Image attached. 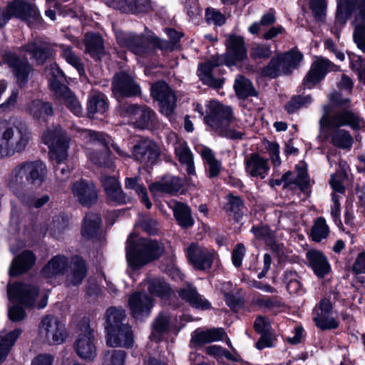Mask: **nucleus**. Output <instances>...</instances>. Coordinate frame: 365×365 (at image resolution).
Here are the masks:
<instances>
[{
  "label": "nucleus",
  "mask_w": 365,
  "mask_h": 365,
  "mask_svg": "<svg viewBox=\"0 0 365 365\" xmlns=\"http://www.w3.org/2000/svg\"><path fill=\"white\" fill-rule=\"evenodd\" d=\"M349 67L358 76L360 82L365 85V58L351 52H348Z\"/></svg>",
  "instance_id": "obj_52"
},
{
  "label": "nucleus",
  "mask_w": 365,
  "mask_h": 365,
  "mask_svg": "<svg viewBox=\"0 0 365 365\" xmlns=\"http://www.w3.org/2000/svg\"><path fill=\"white\" fill-rule=\"evenodd\" d=\"M21 165L26 174L27 184L31 189L39 187L46 178V165L41 160H34L24 162Z\"/></svg>",
  "instance_id": "obj_24"
},
{
  "label": "nucleus",
  "mask_w": 365,
  "mask_h": 365,
  "mask_svg": "<svg viewBox=\"0 0 365 365\" xmlns=\"http://www.w3.org/2000/svg\"><path fill=\"white\" fill-rule=\"evenodd\" d=\"M84 41L86 52L93 58L101 59L104 53L102 38L98 34H87Z\"/></svg>",
  "instance_id": "obj_42"
},
{
  "label": "nucleus",
  "mask_w": 365,
  "mask_h": 365,
  "mask_svg": "<svg viewBox=\"0 0 365 365\" xmlns=\"http://www.w3.org/2000/svg\"><path fill=\"white\" fill-rule=\"evenodd\" d=\"M365 2V0H343L338 4L336 14V25L342 26L351 15V12L356 11L359 14L358 6Z\"/></svg>",
  "instance_id": "obj_39"
},
{
  "label": "nucleus",
  "mask_w": 365,
  "mask_h": 365,
  "mask_svg": "<svg viewBox=\"0 0 365 365\" xmlns=\"http://www.w3.org/2000/svg\"><path fill=\"white\" fill-rule=\"evenodd\" d=\"M359 14L356 16V26L353 34L354 43L365 53V1L359 6Z\"/></svg>",
  "instance_id": "obj_36"
},
{
  "label": "nucleus",
  "mask_w": 365,
  "mask_h": 365,
  "mask_svg": "<svg viewBox=\"0 0 365 365\" xmlns=\"http://www.w3.org/2000/svg\"><path fill=\"white\" fill-rule=\"evenodd\" d=\"M155 119V114L151 109L142 107L135 118L134 125L140 129L148 128L153 124Z\"/></svg>",
  "instance_id": "obj_54"
},
{
  "label": "nucleus",
  "mask_w": 365,
  "mask_h": 365,
  "mask_svg": "<svg viewBox=\"0 0 365 365\" xmlns=\"http://www.w3.org/2000/svg\"><path fill=\"white\" fill-rule=\"evenodd\" d=\"M339 66L324 57H317L312 63L310 70L304 79V85L311 88L322 81L330 71H338Z\"/></svg>",
  "instance_id": "obj_17"
},
{
  "label": "nucleus",
  "mask_w": 365,
  "mask_h": 365,
  "mask_svg": "<svg viewBox=\"0 0 365 365\" xmlns=\"http://www.w3.org/2000/svg\"><path fill=\"white\" fill-rule=\"evenodd\" d=\"M307 259L314 274L322 278L330 271V265L324 255L318 250L307 252Z\"/></svg>",
  "instance_id": "obj_33"
},
{
  "label": "nucleus",
  "mask_w": 365,
  "mask_h": 365,
  "mask_svg": "<svg viewBox=\"0 0 365 365\" xmlns=\"http://www.w3.org/2000/svg\"><path fill=\"white\" fill-rule=\"evenodd\" d=\"M245 165L246 173L252 178L264 179L269 170L267 160L257 153H252L246 158Z\"/></svg>",
  "instance_id": "obj_26"
},
{
  "label": "nucleus",
  "mask_w": 365,
  "mask_h": 365,
  "mask_svg": "<svg viewBox=\"0 0 365 365\" xmlns=\"http://www.w3.org/2000/svg\"><path fill=\"white\" fill-rule=\"evenodd\" d=\"M38 336L50 345L61 344L66 341L68 333L64 324L56 317L46 315L38 324Z\"/></svg>",
  "instance_id": "obj_12"
},
{
  "label": "nucleus",
  "mask_w": 365,
  "mask_h": 365,
  "mask_svg": "<svg viewBox=\"0 0 365 365\" xmlns=\"http://www.w3.org/2000/svg\"><path fill=\"white\" fill-rule=\"evenodd\" d=\"M179 296L196 309H207L210 307L209 302L199 294L196 288L192 286L188 285L180 289Z\"/></svg>",
  "instance_id": "obj_37"
},
{
  "label": "nucleus",
  "mask_w": 365,
  "mask_h": 365,
  "mask_svg": "<svg viewBox=\"0 0 365 365\" xmlns=\"http://www.w3.org/2000/svg\"><path fill=\"white\" fill-rule=\"evenodd\" d=\"M6 185L10 191L19 199L21 203L29 208H40L46 204L50 197L43 195L38 197L31 190L27 184L26 174L21 163L14 167L6 178Z\"/></svg>",
  "instance_id": "obj_6"
},
{
  "label": "nucleus",
  "mask_w": 365,
  "mask_h": 365,
  "mask_svg": "<svg viewBox=\"0 0 365 365\" xmlns=\"http://www.w3.org/2000/svg\"><path fill=\"white\" fill-rule=\"evenodd\" d=\"M72 130L76 137L81 138L93 147L88 148V158L96 165L113 168V161L110 158L109 138L103 133L82 129L73 125Z\"/></svg>",
  "instance_id": "obj_8"
},
{
  "label": "nucleus",
  "mask_w": 365,
  "mask_h": 365,
  "mask_svg": "<svg viewBox=\"0 0 365 365\" xmlns=\"http://www.w3.org/2000/svg\"><path fill=\"white\" fill-rule=\"evenodd\" d=\"M200 155L208 166V175L210 178L217 176L221 170L222 166L212 150L207 148H203L200 150Z\"/></svg>",
  "instance_id": "obj_50"
},
{
  "label": "nucleus",
  "mask_w": 365,
  "mask_h": 365,
  "mask_svg": "<svg viewBox=\"0 0 365 365\" xmlns=\"http://www.w3.org/2000/svg\"><path fill=\"white\" fill-rule=\"evenodd\" d=\"M132 157L144 166L156 163L160 154L159 146L150 139L139 140L132 148Z\"/></svg>",
  "instance_id": "obj_14"
},
{
  "label": "nucleus",
  "mask_w": 365,
  "mask_h": 365,
  "mask_svg": "<svg viewBox=\"0 0 365 365\" xmlns=\"http://www.w3.org/2000/svg\"><path fill=\"white\" fill-rule=\"evenodd\" d=\"M108 109L107 98L104 94L93 91L88 99V115L89 118H98L104 115Z\"/></svg>",
  "instance_id": "obj_34"
},
{
  "label": "nucleus",
  "mask_w": 365,
  "mask_h": 365,
  "mask_svg": "<svg viewBox=\"0 0 365 365\" xmlns=\"http://www.w3.org/2000/svg\"><path fill=\"white\" fill-rule=\"evenodd\" d=\"M329 234V228L323 217L317 218L311 230V237L314 242H319Z\"/></svg>",
  "instance_id": "obj_55"
},
{
  "label": "nucleus",
  "mask_w": 365,
  "mask_h": 365,
  "mask_svg": "<svg viewBox=\"0 0 365 365\" xmlns=\"http://www.w3.org/2000/svg\"><path fill=\"white\" fill-rule=\"evenodd\" d=\"M24 49L39 64L43 63L49 55L48 47L40 42H30L24 47Z\"/></svg>",
  "instance_id": "obj_46"
},
{
  "label": "nucleus",
  "mask_w": 365,
  "mask_h": 365,
  "mask_svg": "<svg viewBox=\"0 0 365 365\" xmlns=\"http://www.w3.org/2000/svg\"><path fill=\"white\" fill-rule=\"evenodd\" d=\"M69 259L63 255L52 257L42 269L41 273L45 278L51 279L58 275L65 274L69 267Z\"/></svg>",
  "instance_id": "obj_30"
},
{
  "label": "nucleus",
  "mask_w": 365,
  "mask_h": 365,
  "mask_svg": "<svg viewBox=\"0 0 365 365\" xmlns=\"http://www.w3.org/2000/svg\"><path fill=\"white\" fill-rule=\"evenodd\" d=\"M271 54L270 47L267 45L255 44L250 50V56L253 58H267Z\"/></svg>",
  "instance_id": "obj_64"
},
{
  "label": "nucleus",
  "mask_w": 365,
  "mask_h": 365,
  "mask_svg": "<svg viewBox=\"0 0 365 365\" xmlns=\"http://www.w3.org/2000/svg\"><path fill=\"white\" fill-rule=\"evenodd\" d=\"M112 90L117 98L131 97L140 93V88L133 78L123 72L117 73L114 76Z\"/></svg>",
  "instance_id": "obj_23"
},
{
  "label": "nucleus",
  "mask_w": 365,
  "mask_h": 365,
  "mask_svg": "<svg viewBox=\"0 0 365 365\" xmlns=\"http://www.w3.org/2000/svg\"><path fill=\"white\" fill-rule=\"evenodd\" d=\"M169 138L175 140L173 148L180 163L186 165V170L189 175H194L193 157L187 143L184 140L178 138L175 133L171 134Z\"/></svg>",
  "instance_id": "obj_28"
},
{
  "label": "nucleus",
  "mask_w": 365,
  "mask_h": 365,
  "mask_svg": "<svg viewBox=\"0 0 365 365\" xmlns=\"http://www.w3.org/2000/svg\"><path fill=\"white\" fill-rule=\"evenodd\" d=\"M71 190L73 197L83 206H91L97 201V191L91 182L78 180L73 184Z\"/></svg>",
  "instance_id": "obj_25"
},
{
  "label": "nucleus",
  "mask_w": 365,
  "mask_h": 365,
  "mask_svg": "<svg viewBox=\"0 0 365 365\" xmlns=\"http://www.w3.org/2000/svg\"><path fill=\"white\" fill-rule=\"evenodd\" d=\"M67 227L66 222L63 217H56L49 225L50 234L54 237L58 238Z\"/></svg>",
  "instance_id": "obj_63"
},
{
  "label": "nucleus",
  "mask_w": 365,
  "mask_h": 365,
  "mask_svg": "<svg viewBox=\"0 0 365 365\" xmlns=\"http://www.w3.org/2000/svg\"><path fill=\"white\" fill-rule=\"evenodd\" d=\"M163 252L164 247L158 241L138 239L133 234H130L127 240V261L133 268H139L159 258Z\"/></svg>",
  "instance_id": "obj_4"
},
{
  "label": "nucleus",
  "mask_w": 365,
  "mask_h": 365,
  "mask_svg": "<svg viewBox=\"0 0 365 365\" xmlns=\"http://www.w3.org/2000/svg\"><path fill=\"white\" fill-rule=\"evenodd\" d=\"M7 13L11 17L21 19L24 21L34 20L38 13L32 5L21 1H14L7 6Z\"/></svg>",
  "instance_id": "obj_32"
},
{
  "label": "nucleus",
  "mask_w": 365,
  "mask_h": 365,
  "mask_svg": "<svg viewBox=\"0 0 365 365\" xmlns=\"http://www.w3.org/2000/svg\"><path fill=\"white\" fill-rule=\"evenodd\" d=\"M7 294L10 301L19 302L26 307L43 309L48 303L45 294L40 295L36 286L26 283L9 284Z\"/></svg>",
  "instance_id": "obj_9"
},
{
  "label": "nucleus",
  "mask_w": 365,
  "mask_h": 365,
  "mask_svg": "<svg viewBox=\"0 0 365 365\" xmlns=\"http://www.w3.org/2000/svg\"><path fill=\"white\" fill-rule=\"evenodd\" d=\"M101 218L98 214L88 213L83 221L82 235L85 238L91 239L98 236L101 232Z\"/></svg>",
  "instance_id": "obj_40"
},
{
  "label": "nucleus",
  "mask_w": 365,
  "mask_h": 365,
  "mask_svg": "<svg viewBox=\"0 0 365 365\" xmlns=\"http://www.w3.org/2000/svg\"><path fill=\"white\" fill-rule=\"evenodd\" d=\"M189 262L199 270H207L212 267L216 252L211 249L191 243L185 250Z\"/></svg>",
  "instance_id": "obj_16"
},
{
  "label": "nucleus",
  "mask_w": 365,
  "mask_h": 365,
  "mask_svg": "<svg viewBox=\"0 0 365 365\" xmlns=\"http://www.w3.org/2000/svg\"><path fill=\"white\" fill-rule=\"evenodd\" d=\"M68 268L70 269L66 272V283L71 285L81 284L87 274V267L85 261L80 257H73Z\"/></svg>",
  "instance_id": "obj_29"
},
{
  "label": "nucleus",
  "mask_w": 365,
  "mask_h": 365,
  "mask_svg": "<svg viewBox=\"0 0 365 365\" xmlns=\"http://www.w3.org/2000/svg\"><path fill=\"white\" fill-rule=\"evenodd\" d=\"M147 284L150 293L155 296L164 297L170 294V288L168 284L160 279H148Z\"/></svg>",
  "instance_id": "obj_56"
},
{
  "label": "nucleus",
  "mask_w": 365,
  "mask_h": 365,
  "mask_svg": "<svg viewBox=\"0 0 365 365\" xmlns=\"http://www.w3.org/2000/svg\"><path fill=\"white\" fill-rule=\"evenodd\" d=\"M32 138L27 124L16 118L0 120V158L23 153Z\"/></svg>",
  "instance_id": "obj_3"
},
{
  "label": "nucleus",
  "mask_w": 365,
  "mask_h": 365,
  "mask_svg": "<svg viewBox=\"0 0 365 365\" xmlns=\"http://www.w3.org/2000/svg\"><path fill=\"white\" fill-rule=\"evenodd\" d=\"M225 334V333L222 328L196 329L192 334L190 339V346H202L205 344L222 340Z\"/></svg>",
  "instance_id": "obj_27"
},
{
  "label": "nucleus",
  "mask_w": 365,
  "mask_h": 365,
  "mask_svg": "<svg viewBox=\"0 0 365 365\" xmlns=\"http://www.w3.org/2000/svg\"><path fill=\"white\" fill-rule=\"evenodd\" d=\"M180 179L175 176H165L160 180L152 183L150 186L151 192L176 193L182 187Z\"/></svg>",
  "instance_id": "obj_35"
},
{
  "label": "nucleus",
  "mask_w": 365,
  "mask_h": 365,
  "mask_svg": "<svg viewBox=\"0 0 365 365\" xmlns=\"http://www.w3.org/2000/svg\"><path fill=\"white\" fill-rule=\"evenodd\" d=\"M204 121L218 135L232 140H241L245 135L243 124L234 117L232 108L218 101L209 102Z\"/></svg>",
  "instance_id": "obj_2"
},
{
  "label": "nucleus",
  "mask_w": 365,
  "mask_h": 365,
  "mask_svg": "<svg viewBox=\"0 0 365 365\" xmlns=\"http://www.w3.org/2000/svg\"><path fill=\"white\" fill-rule=\"evenodd\" d=\"M62 56L67 63L73 66L78 71L80 75L84 73V68L81 58L74 53L71 48L63 46Z\"/></svg>",
  "instance_id": "obj_59"
},
{
  "label": "nucleus",
  "mask_w": 365,
  "mask_h": 365,
  "mask_svg": "<svg viewBox=\"0 0 365 365\" xmlns=\"http://www.w3.org/2000/svg\"><path fill=\"white\" fill-rule=\"evenodd\" d=\"M27 112L35 118H44L53 114V108L50 103L34 100L29 103L26 108Z\"/></svg>",
  "instance_id": "obj_45"
},
{
  "label": "nucleus",
  "mask_w": 365,
  "mask_h": 365,
  "mask_svg": "<svg viewBox=\"0 0 365 365\" xmlns=\"http://www.w3.org/2000/svg\"><path fill=\"white\" fill-rule=\"evenodd\" d=\"M303 58L301 53L291 51L272 58L262 70L264 76L275 78L280 75H289L297 68Z\"/></svg>",
  "instance_id": "obj_10"
},
{
  "label": "nucleus",
  "mask_w": 365,
  "mask_h": 365,
  "mask_svg": "<svg viewBox=\"0 0 365 365\" xmlns=\"http://www.w3.org/2000/svg\"><path fill=\"white\" fill-rule=\"evenodd\" d=\"M170 207L173 211L175 220L182 228H189L194 225L195 221L188 205L181 202H173Z\"/></svg>",
  "instance_id": "obj_38"
},
{
  "label": "nucleus",
  "mask_w": 365,
  "mask_h": 365,
  "mask_svg": "<svg viewBox=\"0 0 365 365\" xmlns=\"http://www.w3.org/2000/svg\"><path fill=\"white\" fill-rule=\"evenodd\" d=\"M125 187L126 189L133 190L139 196L147 209L151 208L152 202L148 198L147 189L143 184L139 183L137 178H127L125 181Z\"/></svg>",
  "instance_id": "obj_47"
},
{
  "label": "nucleus",
  "mask_w": 365,
  "mask_h": 365,
  "mask_svg": "<svg viewBox=\"0 0 365 365\" xmlns=\"http://www.w3.org/2000/svg\"><path fill=\"white\" fill-rule=\"evenodd\" d=\"M36 259V256L31 251L22 252L13 259L9 269L10 276H17L26 272L34 265Z\"/></svg>",
  "instance_id": "obj_31"
},
{
  "label": "nucleus",
  "mask_w": 365,
  "mask_h": 365,
  "mask_svg": "<svg viewBox=\"0 0 365 365\" xmlns=\"http://www.w3.org/2000/svg\"><path fill=\"white\" fill-rule=\"evenodd\" d=\"M234 88L237 95L242 98L257 94L251 81L242 76H239L236 78Z\"/></svg>",
  "instance_id": "obj_53"
},
{
  "label": "nucleus",
  "mask_w": 365,
  "mask_h": 365,
  "mask_svg": "<svg viewBox=\"0 0 365 365\" xmlns=\"http://www.w3.org/2000/svg\"><path fill=\"white\" fill-rule=\"evenodd\" d=\"M244 203L238 196L229 195L227 203L225 207L226 212L229 216L233 217L235 221H239L243 216Z\"/></svg>",
  "instance_id": "obj_48"
},
{
  "label": "nucleus",
  "mask_w": 365,
  "mask_h": 365,
  "mask_svg": "<svg viewBox=\"0 0 365 365\" xmlns=\"http://www.w3.org/2000/svg\"><path fill=\"white\" fill-rule=\"evenodd\" d=\"M116 38L120 46L128 48L136 56L145 57L153 52L148 38L143 34L122 33L118 34Z\"/></svg>",
  "instance_id": "obj_15"
},
{
  "label": "nucleus",
  "mask_w": 365,
  "mask_h": 365,
  "mask_svg": "<svg viewBox=\"0 0 365 365\" xmlns=\"http://www.w3.org/2000/svg\"><path fill=\"white\" fill-rule=\"evenodd\" d=\"M170 322L168 314L161 313L153 323V331L150 338L155 341H160L161 335L167 331Z\"/></svg>",
  "instance_id": "obj_51"
},
{
  "label": "nucleus",
  "mask_w": 365,
  "mask_h": 365,
  "mask_svg": "<svg viewBox=\"0 0 365 365\" xmlns=\"http://www.w3.org/2000/svg\"><path fill=\"white\" fill-rule=\"evenodd\" d=\"M78 336L74 349L78 356L85 361H93L96 355V346L93 329L87 319H82L77 327Z\"/></svg>",
  "instance_id": "obj_11"
},
{
  "label": "nucleus",
  "mask_w": 365,
  "mask_h": 365,
  "mask_svg": "<svg viewBox=\"0 0 365 365\" xmlns=\"http://www.w3.org/2000/svg\"><path fill=\"white\" fill-rule=\"evenodd\" d=\"M253 303L264 311L274 313L280 312L284 307L283 303L277 297L259 295L254 299Z\"/></svg>",
  "instance_id": "obj_44"
},
{
  "label": "nucleus",
  "mask_w": 365,
  "mask_h": 365,
  "mask_svg": "<svg viewBox=\"0 0 365 365\" xmlns=\"http://www.w3.org/2000/svg\"><path fill=\"white\" fill-rule=\"evenodd\" d=\"M283 282L287 291L291 294H302L304 293L302 284L299 280L298 274L292 270H287L284 274Z\"/></svg>",
  "instance_id": "obj_49"
},
{
  "label": "nucleus",
  "mask_w": 365,
  "mask_h": 365,
  "mask_svg": "<svg viewBox=\"0 0 365 365\" xmlns=\"http://www.w3.org/2000/svg\"><path fill=\"white\" fill-rule=\"evenodd\" d=\"M310 9L315 19L324 21L326 16L327 4L324 0H309Z\"/></svg>",
  "instance_id": "obj_61"
},
{
  "label": "nucleus",
  "mask_w": 365,
  "mask_h": 365,
  "mask_svg": "<svg viewBox=\"0 0 365 365\" xmlns=\"http://www.w3.org/2000/svg\"><path fill=\"white\" fill-rule=\"evenodd\" d=\"M324 113L319 120L321 126H328L329 128H340L349 126L354 130L359 129L363 120L358 113L350 109H343L334 113L332 115H329V107L324 106Z\"/></svg>",
  "instance_id": "obj_13"
},
{
  "label": "nucleus",
  "mask_w": 365,
  "mask_h": 365,
  "mask_svg": "<svg viewBox=\"0 0 365 365\" xmlns=\"http://www.w3.org/2000/svg\"><path fill=\"white\" fill-rule=\"evenodd\" d=\"M106 198L109 203L113 205L125 204L128 197L123 192L120 185L113 190L106 192Z\"/></svg>",
  "instance_id": "obj_60"
},
{
  "label": "nucleus",
  "mask_w": 365,
  "mask_h": 365,
  "mask_svg": "<svg viewBox=\"0 0 365 365\" xmlns=\"http://www.w3.org/2000/svg\"><path fill=\"white\" fill-rule=\"evenodd\" d=\"M335 129L330 133L331 144L341 149L349 150L353 144L354 140L349 131L339 128Z\"/></svg>",
  "instance_id": "obj_43"
},
{
  "label": "nucleus",
  "mask_w": 365,
  "mask_h": 365,
  "mask_svg": "<svg viewBox=\"0 0 365 365\" xmlns=\"http://www.w3.org/2000/svg\"><path fill=\"white\" fill-rule=\"evenodd\" d=\"M332 305L327 299H323L313 309V321L315 325L322 330H329L338 328L339 322L331 316Z\"/></svg>",
  "instance_id": "obj_18"
},
{
  "label": "nucleus",
  "mask_w": 365,
  "mask_h": 365,
  "mask_svg": "<svg viewBox=\"0 0 365 365\" xmlns=\"http://www.w3.org/2000/svg\"><path fill=\"white\" fill-rule=\"evenodd\" d=\"M50 87L56 98L62 101L74 115L80 116L82 114L83 108L80 101L67 86L55 80L51 81Z\"/></svg>",
  "instance_id": "obj_21"
},
{
  "label": "nucleus",
  "mask_w": 365,
  "mask_h": 365,
  "mask_svg": "<svg viewBox=\"0 0 365 365\" xmlns=\"http://www.w3.org/2000/svg\"><path fill=\"white\" fill-rule=\"evenodd\" d=\"M153 97L160 103V111L166 116L172 115L175 108L176 97L168 85L160 81L151 86Z\"/></svg>",
  "instance_id": "obj_19"
},
{
  "label": "nucleus",
  "mask_w": 365,
  "mask_h": 365,
  "mask_svg": "<svg viewBox=\"0 0 365 365\" xmlns=\"http://www.w3.org/2000/svg\"><path fill=\"white\" fill-rule=\"evenodd\" d=\"M125 352L122 350L107 351L103 356V365H123Z\"/></svg>",
  "instance_id": "obj_58"
},
{
  "label": "nucleus",
  "mask_w": 365,
  "mask_h": 365,
  "mask_svg": "<svg viewBox=\"0 0 365 365\" xmlns=\"http://www.w3.org/2000/svg\"><path fill=\"white\" fill-rule=\"evenodd\" d=\"M312 98L309 96H295L291 99L286 105L285 109L289 113H293L302 106L310 103Z\"/></svg>",
  "instance_id": "obj_62"
},
{
  "label": "nucleus",
  "mask_w": 365,
  "mask_h": 365,
  "mask_svg": "<svg viewBox=\"0 0 365 365\" xmlns=\"http://www.w3.org/2000/svg\"><path fill=\"white\" fill-rule=\"evenodd\" d=\"M21 329L0 334V364L6 359L9 352L21 335Z\"/></svg>",
  "instance_id": "obj_41"
},
{
  "label": "nucleus",
  "mask_w": 365,
  "mask_h": 365,
  "mask_svg": "<svg viewBox=\"0 0 365 365\" xmlns=\"http://www.w3.org/2000/svg\"><path fill=\"white\" fill-rule=\"evenodd\" d=\"M43 143L51 151V159L57 164L54 165L55 175L61 181H66L69 175V170L63 162L67 159L68 138L61 128L53 130L48 129L43 135Z\"/></svg>",
  "instance_id": "obj_7"
},
{
  "label": "nucleus",
  "mask_w": 365,
  "mask_h": 365,
  "mask_svg": "<svg viewBox=\"0 0 365 365\" xmlns=\"http://www.w3.org/2000/svg\"><path fill=\"white\" fill-rule=\"evenodd\" d=\"M4 58L15 75L19 86L21 87L26 85L32 71L26 58H20L9 51L5 52Z\"/></svg>",
  "instance_id": "obj_20"
},
{
  "label": "nucleus",
  "mask_w": 365,
  "mask_h": 365,
  "mask_svg": "<svg viewBox=\"0 0 365 365\" xmlns=\"http://www.w3.org/2000/svg\"><path fill=\"white\" fill-rule=\"evenodd\" d=\"M153 306V299L144 292H134L128 299L130 314L138 320L148 317Z\"/></svg>",
  "instance_id": "obj_22"
},
{
  "label": "nucleus",
  "mask_w": 365,
  "mask_h": 365,
  "mask_svg": "<svg viewBox=\"0 0 365 365\" xmlns=\"http://www.w3.org/2000/svg\"><path fill=\"white\" fill-rule=\"evenodd\" d=\"M276 21L274 13L270 11L264 14L259 22L253 23L248 29L252 34H259L262 31H264L267 27L272 26Z\"/></svg>",
  "instance_id": "obj_57"
},
{
  "label": "nucleus",
  "mask_w": 365,
  "mask_h": 365,
  "mask_svg": "<svg viewBox=\"0 0 365 365\" xmlns=\"http://www.w3.org/2000/svg\"><path fill=\"white\" fill-rule=\"evenodd\" d=\"M226 52L222 55L213 56L205 63L198 66L200 79L210 86L220 88L224 81L222 78H215L212 71L215 68L226 65L232 66L237 62L242 61L247 58V49L244 38L236 34L230 35L225 41Z\"/></svg>",
  "instance_id": "obj_1"
},
{
  "label": "nucleus",
  "mask_w": 365,
  "mask_h": 365,
  "mask_svg": "<svg viewBox=\"0 0 365 365\" xmlns=\"http://www.w3.org/2000/svg\"><path fill=\"white\" fill-rule=\"evenodd\" d=\"M125 312L121 307H110L106 313V343L110 347H130L133 344L131 327L123 322L125 319Z\"/></svg>",
  "instance_id": "obj_5"
}]
</instances>
